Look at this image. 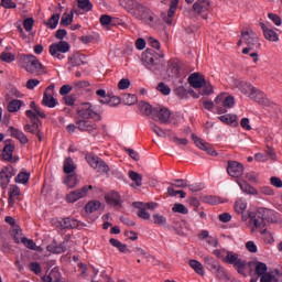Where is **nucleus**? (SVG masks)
<instances>
[{"instance_id": "39448f33", "label": "nucleus", "mask_w": 282, "mask_h": 282, "mask_svg": "<svg viewBox=\"0 0 282 282\" xmlns=\"http://www.w3.org/2000/svg\"><path fill=\"white\" fill-rule=\"evenodd\" d=\"M25 70L33 76H44L47 74V68L34 55L24 56Z\"/></svg>"}, {"instance_id": "473e14b6", "label": "nucleus", "mask_w": 282, "mask_h": 282, "mask_svg": "<svg viewBox=\"0 0 282 282\" xmlns=\"http://www.w3.org/2000/svg\"><path fill=\"white\" fill-rule=\"evenodd\" d=\"M85 62L83 61V55L80 54H74L70 57H68V69H72L73 67H80V65H84Z\"/></svg>"}, {"instance_id": "e433bc0d", "label": "nucleus", "mask_w": 282, "mask_h": 282, "mask_svg": "<svg viewBox=\"0 0 282 282\" xmlns=\"http://www.w3.org/2000/svg\"><path fill=\"white\" fill-rule=\"evenodd\" d=\"M64 184L68 188H76V186H78V175H76V173L67 174V176L64 178Z\"/></svg>"}, {"instance_id": "f8f14e48", "label": "nucleus", "mask_w": 282, "mask_h": 282, "mask_svg": "<svg viewBox=\"0 0 282 282\" xmlns=\"http://www.w3.org/2000/svg\"><path fill=\"white\" fill-rule=\"evenodd\" d=\"M153 120H159L162 124H169L171 122V110L166 107L153 108Z\"/></svg>"}, {"instance_id": "c03bdc74", "label": "nucleus", "mask_w": 282, "mask_h": 282, "mask_svg": "<svg viewBox=\"0 0 282 282\" xmlns=\"http://www.w3.org/2000/svg\"><path fill=\"white\" fill-rule=\"evenodd\" d=\"M100 202L99 200H90L86 204L85 210L86 213H96V210L100 209Z\"/></svg>"}, {"instance_id": "e2e57ef3", "label": "nucleus", "mask_w": 282, "mask_h": 282, "mask_svg": "<svg viewBox=\"0 0 282 282\" xmlns=\"http://www.w3.org/2000/svg\"><path fill=\"white\" fill-rule=\"evenodd\" d=\"M41 85V80L39 79H29L25 84L26 89L33 90L36 89Z\"/></svg>"}, {"instance_id": "864d4df0", "label": "nucleus", "mask_w": 282, "mask_h": 282, "mask_svg": "<svg viewBox=\"0 0 282 282\" xmlns=\"http://www.w3.org/2000/svg\"><path fill=\"white\" fill-rule=\"evenodd\" d=\"M122 100L124 105H128V106L135 105V102H138V96L133 94H126L122 96Z\"/></svg>"}, {"instance_id": "79ce46f5", "label": "nucleus", "mask_w": 282, "mask_h": 282, "mask_svg": "<svg viewBox=\"0 0 282 282\" xmlns=\"http://www.w3.org/2000/svg\"><path fill=\"white\" fill-rule=\"evenodd\" d=\"M77 6L79 10H83L84 12H91L94 9V4L90 0H77Z\"/></svg>"}, {"instance_id": "338daca9", "label": "nucleus", "mask_w": 282, "mask_h": 282, "mask_svg": "<svg viewBox=\"0 0 282 282\" xmlns=\"http://www.w3.org/2000/svg\"><path fill=\"white\" fill-rule=\"evenodd\" d=\"M1 6L6 10H14V8H17L15 2L12 0H1Z\"/></svg>"}, {"instance_id": "6e6552de", "label": "nucleus", "mask_w": 282, "mask_h": 282, "mask_svg": "<svg viewBox=\"0 0 282 282\" xmlns=\"http://www.w3.org/2000/svg\"><path fill=\"white\" fill-rule=\"evenodd\" d=\"M215 105L217 107V113H226L228 111L227 109L235 107V97L220 94L215 98Z\"/></svg>"}, {"instance_id": "4c0bfd02", "label": "nucleus", "mask_w": 282, "mask_h": 282, "mask_svg": "<svg viewBox=\"0 0 282 282\" xmlns=\"http://www.w3.org/2000/svg\"><path fill=\"white\" fill-rule=\"evenodd\" d=\"M218 120H220V122H224V124H230V127H237V115H223L218 117Z\"/></svg>"}, {"instance_id": "aec40b11", "label": "nucleus", "mask_w": 282, "mask_h": 282, "mask_svg": "<svg viewBox=\"0 0 282 282\" xmlns=\"http://www.w3.org/2000/svg\"><path fill=\"white\" fill-rule=\"evenodd\" d=\"M260 28L267 41H271V43H279V33H276L274 29L268 26L265 23H260Z\"/></svg>"}, {"instance_id": "a18cd8bd", "label": "nucleus", "mask_w": 282, "mask_h": 282, "mask_svg": "<svg viewBox=\"0 0 282 282\" xmlns=\"http://www.w3.org/2000/svg\"><path fill=\"white\" fill-rule=\"evenodd\" d=\"M212 274H214L216 279H219V281H224V279H228V273L226 272V269L221 267V264L218 265Z\"/></svg>"}, {"instance_id": "393cba45", "label": "nucleus", "mask_w": 282, "mask_h": 282, "mask_svg": "<svg viewBox=\"0 0 282 282\" xmlns=\"http://www.w3.org/2000/svg\"><path fill=\"white\" fill-rule=\"evenodd\" d=\"M8 195L9 206H14V203L18 202L19 197H21V188L17 185H10Z\"/></svg>"}, {"instance_id": "680f3d73", "label": "nucleus", "mask_w": 282, "mask_h": 282, "mask_svg": "<svg viewBox=\"0 0 282 282\" xmlns=\"http://www.w3.org/2000/svg\"><path fill=\"white\" fill-rule=\"evenodd\" d=\"M23 28H24L25 32H32V30H34V19L33 18H26L23 21Z\"/></svg>"}, {"instance_id": "a19ab883", "label": "nucleus", "mask_w": 282, "mask_h": 282, "mask_svg": "<svg viewBox=\"0 0 282 282\" xmlns=\"http://www.w3.org/2000/svg\"><path fill=\"white\" fill-rule=\"evenodd\" d=\"M0 174L4 175V177H8L9 180H12L14 175H17V169L12 165H7L1 169Z\"/></svg>"}, {"instance_id": "20e7f679", "label": "nucleus", "mask_w": 282, "mask_h": 282, "mask_svg": "<svg viewBox=\"0 0 282 282\" xmlns=\"http://www.w3.org/2000/svg\"><path fill=\"white\" fill-rule=\"evenodd\" d=\"M77 113L84 120H95V122H100V120H102L100 111H98V108H96L91 102L80 104L77 109Z\"/></svg>"}, {"instance_id": "49530a36", "label": "nucleus", "mask_w": 282, "mask_h": 282, "mask_svg": "<svg viewBox=\"0 0 282 282\" xmlns=\"http://www.w3.org/2000/svg\"><path fill=\"white\" fill-rule=\"evenodd\" d=\"M260 235H261L264 243H269V245L274 243V236L267 228L262 229L260 231Z\"/></svg>"}, {"instance_id": "9d476101", "label": "nucleus", "mask_w": 282, "mask_h": 282, "mask_svg": "<svg viewBox=\"0 0 282 282\" xmlns=\"http://www.w3.org/2000/svg\"><path fill=\"white\" fill-rule=\"evenodd\" d=\"M54 89H56V86L54 84H51L45 89L42 98L43 107H47L48 109H54L58 105V100L54 98Z\"/></svg>"}, {"instance_id": "c9c22d12", "label": "nucleus", "mask_w": 282, "mask_h": 282, "mask_svg": "<svg viewBox=\"0 0 282 282\" xmlns=\"http://www.w3.org/2000/svg\"><path fill=\"white\" fill-rule=\"evenodd\" d=\"M110 243L113 246V248H117V250H119V252H122V254L131 253V250H129V247H127L126 243H122L120 240H118L116 238H111Z\"/></svg>"}, {"instance_id": "58836bf2", "label": "nucleus", "mask_w": 282, "mask_h": 282, "mask_svg": "<svg viewBox=\"0 0 282 282\" xmlns=\"http://www.w3.org/2000/svg\"><path fill=\"white\" fill-rule=\"evenodd\" d=\"M135 208H139L138 212V217H140V219H144L145 221H148V219H151V214H149V212H147V208H143L142 206H144L143 203H134Z\"/></svg>"}, {"instance_id": "9b49d317", "label": "nucleus", "mask_w": 282, "mask_h": 282, "mask_svg": "<svg viewBox=\"0 0 282 282\" xmlns=\"http://www.w3.org/2000/svg\"><path fill=\"white\" fill-rule=\"evenodd\" d=\"M94 186L91 185H85L79 189H75L66 195V202L68 204H76L78 199H83V197H87V193L91 191Z\"/></svg>"}, {"instance_id": "4468645a", "label": "nucleus", "mask_w": 282, "mask_h": 282, "mask_svg": "<svg viewBox=\"0 0 282 282\" xmlns=\"http://www.w3.org/2000/svg\"><path fill=\"white\" fill-rule=\"evenodd\" d=\"M134 19L144 21L148 25H155V13L144 4L141 7L139 14Z\"/></svg>"}, {"instance_id": "69168bd1", "label": "nucleus", "mask_w": 282, "mask_h": 282, "mask_svg": "<svg viewBox=\"0 0 282 282\" xmlns=\"http://www.w3.org/2000/svg\"><path fill=\"white\" fill-rule=\"evenodd\" d=\"M129 87H131V80H129V78H122L118 83V89L124 90V89H129Z\"/></svg>"}, {"instance_id": "3c124183", "label": "nucleus", "mask_w": 282, "mask_h": 282, "mask_svg": "<svg viewBox=\"0 0 282 282\" xmlns=\"http://www.w3.org/2000/svg\"><path fill=\"white\" fill-rule=\"evenodd\" d=\"M28 182H30V173L20 172V173L15 176V183H17V184H28Z\"/></svg>"}, {"instance_id": "bf43d9fd", "label": "nucleus", "mask_w": 282, "mask_h": 282, "mask_svg": "<svg viewBox=\"0 0 282 282\" xmlns=\"http://www.w3.org/2000/svg\"><path fill=\"white\" fill-rule=\"evenodd\" d=\"M129 177L134 182L135 186H142V175L134 171L129 172Z\"/></svg>"}, {"instance_id": "5701e85b", "label": "nucleus", "mask_w": 282, "mask_h": 282, "mask_svg": "<svg viewBox=\"0 0 282 282\" xmlns=\"http://www.w3.org/2000/svg\"><path fill=\"white\" fill-rule=\"evenodd\" d=\"M106 202L109 206H113L115 208H122V197L118 192H111L106 195Z\"/></svg>"}, {"instance_id": "8fccbe9b", "label": "nucleus", "mask_w": 282, "mask_h": 282, "mask_svg": "<svg viewBox=\"0 0 282 282\" xmlns=\"http://www.w3.org/2000/svg\"><path fill=\"white\" fill-rule=\"evenodd\" d=\"M0 61L3 63H14V61H17V55L10 52H2L0 54Z\"/></svg>"}, {"instance_id": "4d7b16f0", "label": "nucleus", "mask_w": 282, "mask_h": 282, "mask_svg": "<svg viewBox=\"0 0 282 282\" xmlns=\"http://www.w3.org/2000/svg\"><path fill=\"white\" fill-rule=\"evenodd\" d=\"M150 129L158 135L159 138H166V131H164L160 126L155 123H150Z\"/></svg>"}, {"instance_id": "09e8293b", "label": "nucleus", "mask_w": 282, "mask_h": 282, "mask_svg": "<svg viewBox=\"0 0 282 282\" xmlns=\"http://www.w3.org/2000/svg\"><path fill=\"white\" fill-rule=\"evenodd\" d=\"M254 272L258 276L265 274L268 272V264L257 261Z\"/></svg>"}, {"instance_id": "0e129e2a", "label": "nucleus", "mask_w": 282, "mask_h": 282, "mask_svg": "<svg viewBox=\"0 0 282 282\" xmlns=\"http://www.w3.org/2000/svg\"><path fill=\"white\" fill-rule=\"evenodd\" d=\"M158 91H161V94H163V96H169L171 94V88L164 84V83H160L156 87Z\"/></svg>"}, {"instance_id": "774afa93", "label": "nucleus", "mask_w": 282, "mask_h": 282, "mask_svg": "<svg viewBox=\"0 0 282 282\" xmlns=\"http://www.w3.org/2000/svg\"><path fill=\"white\" fill-rule=\"evenodd\" d=\"M268 17L270 21H272L278 28L282 25L281 17L276 15L275 13H269Z\"/></svg>"}, {"instance_id": "1a4fd4ad", "label": "nucleus", "mask_w": 282, "mask_h": 282, "mask_svg": "<svg viewBox=\"0 0 282 282\" xmlns=\"http://www.w3.org/2000/svg\"><path fill=\"white\" fill-rule=\"evenodd\" d=\"M86 162H88L91 169H95L97 173H109V165L105 162V160L95 156V155H86Z\"/></svg>"}, {"instance_id": "423d86ee", "label": "nucleus", "mask_w": 282, "mask_h": 282, "mask_svg": "<svg viewBox=\"0 0 282 282\" xmlns=\"http://www.w3.org/2000/svg\"><path fill=\"white\" fill-rule=\"evenodd\" d=\"M224 262L228 263L229 265H234L238 274H242V276H246L247 263L246 260L239 258V253L234 251H227Z\"/></svg>"}, {"instance_id": "f257e3e1", "label": "nucleus", "mask_w": 282, "mask_h": 282, "mask_svg": "<svg viewBox=\"0 0 282 282\" xmlns=\"http://www.w3.org/2000/svg\"><path fill=\"white\" fill-rule=\"evenodd\" d=\"M268 215H272V210L265 207H260L257 212L249 213L251 232H261V230H264Z\"/></svg>"}, {"instance_id": "dca6fc26", "label": "nucleus", "mask_w": 282, "mask_h": 282, "mask_svg": "<svg viewBox=\"0 0 282 282\" xmlns=\"http://www.w3.org/2000/svg\"><path fill=\"white\" fill-rule=\"evenodd\" d=\"M53 226L55 228H59V230H67L69 228H78V220L69 219V218H56L52 220Z\"/></svg>"}, {"instance_id": "f3484780", "label": "nucleus", "mask_w": 282, "mask_h": 282, "mask_svg": "<svg viewBox=\"0 0 282 282\" xmlns=\"http://www.w3.org/2000/svg\"><path fill=\"white\" fill-rule=\"evenodd\" d=\"M241 36L248 47L259 45V36H257V33H254L252 29H243Z\"/></svg>"}, {"instance_id": "c756f323", "label": "nucleus", "mask_w": 282, "mask_h": 282, "mask_svg": "<svg viewBox=\"0 0 282 282\" xmlns=\"http://www.w3.org/2000/svg\"><path fill=\"white\" fill-rule=\"evenodd\" d=\"M23 105H25L23 100L11 99L8 102L7 111H9V113H17L18 111H21V107H23Z\"/></svg>"}, {"instance_id": "de8ad7c7", "label": "nucleus", "mask_w": 282, "mask_h": 282, "mask_svg": "<svg viewBox=\"0 0 282 282\" xmlns=\"http://www.w3.org/2000/svg\"><path fill=\"white\" fill-rule=\"evenodd\" d=\"M58 21H61V14L58 13H54L48 22L46 23L47 28H50L51 30H56V28L58 26Z\"/></svg>"}, {"instance_id": "37998d69", "label": "nucleus", "mask_w": 282, "mask_h": 282, "mask_svg": "<svg viewBox=\"0 0 282 282\" xmlns=\"http://www.w3.org/2000/svg\"><path fill=\"white\" fill-rule=\"evenodd\" d=\"M139 107H140L141 113H143V116H152V118H153V107H151L149 102L141 101Z\"/></svg>"}, {"instance_id": "b1692460", "label": "nucleus", "mask_w": 282, "mask_h": 282, "mask_svg": "<svg viewBox=\"0 0 282 282\" xmlns=\"http://www.w3.org/2000/svg\"><path fill=\"white\" fill-rule=\"evenodd\" d=\"M24 131L26 133H32L33 135H36L39 142H43V132H41V128H39V122L33 121L32 124L26 123L24 126Z\"/></svg>"}, {"instance_id": "ea45409f", "label": "nucleus", "mask_w": 282, "mask_h": 282, "mask_svg": "<svg viewBox=\"0 0 282 282\" xmlns=\"http://www.w3.org/2000/svg\"><path fill=\"white\" fill-rule=\"evenodd\" d=\"M246 208H248V203L243 198H239L235 203V212L238 215H243L246 213Z\"/></svg>"}, {"instance_id": "6e6d98bb", "label": "nucleus", "mask_w": 282, "mask_h": 282, "mask_svg": "<svg viewBox=\"0 0 282 282\" xmlns=\"http://www.w3.org/2000/svg\"><path fill=\"white\" fill-rule=\"evenodd\" d=\"M172 210L174 213H178L180 215H188V208H186V206L182 203L174 204Z\"/></svg>"}, {"instance_id": "5fc2aeb1", "label": "nucleus", "mask_w": 282, "mask_h": 282, "mask_svg": "<svg viewBox=\"0 0 282 282\" xmlns=\"http://www.w3.org/2000/svg\"><path fill=\"white\" fill-rule=\"evenodd\" d=\"M152 219H153V224H155L156 226H166L167 224L166 218L162 214H154L152 216Z\"/></svg>"}, {"instance_id": "bb28decb", "label": "nucleus", "mask_w": 282, "mask_h": 282, "mask_svg": "<svg viewBox=\"0 0 282 282\" xmlns=\"http://www.w3.org/2000/svg\"><path fill=\"white\" fill-rule=\"evenodd\" d=\"M193 10L196 14H204L210 10V1L208 0H198L193 4Z\"/></svg>"}, {"instance_id": "f704fd0d", "label": "nucleus", "mask_w": 282, "mask_h": 282, "mask_svg": "<svg viewBox=\"0 0 282 282\" xmlns=\"http://www.w3.org/2000/svg\"><path fill=\"white\" fill-rule=\"evenodd\" d=\"M237 184L240 186V189L242 191V193H246L247 195H259V192L257 191V188L252 187L250 184H248V182L237 181Z\"/></svg>"}, {"instance_id": "6ab92c4d", "label": "nucleus", "mask_w": 282, "mask_h": 282, "mask_svg": "<svg viewBox=\"0 0 282 282\" xmlns=\"http://www.w3.org/2000/svg\"><path fill=\"white\" fill-rule=\"evenodd\" d=\"M188 84L194 89H202L206 85V78L199 73H193L188 77Z\"/></svg>"}, {"instance_id": "7c9ffc66", "label": "nucleus", "mask_w": 282, "mask_h": 282, "mask_svg": "<svg viewBox=\"0 0 282 282\" xmlns=\"http://www.w3.org/2000/svg\"><path fill=\"white\" fill-rule=\"evenodd\" d=\"M204 265L209 272L213 273L216 270V268L221 264L219 263V261H217V259L210 256H206L204 258Z\"/></svg>"}, {"instance_id": "72a5a7b5", "label": "nucleus", "mask_w": 282, "mask_h": 282, "mask_svg": "<svg viewBox=\"0 0 282 282\" xmlns=\"http://www.w3.org/2000/svg\"><path fill=\"white\" fill-rule=\"evenodd\" d=\"M188 265L196 274H199V276H204V274H206V270L204 269V264H202V262L197 260H189Z\"/></svg>"}, {"instance_id": "a211bd4d", "label": "nucleus", "mask_w": 282, "mask_h": 282, "mask_svg": "<svg viewBox=\"0 0 282 282\" xmlns=\"http://www.w3.org/2000/svg\"><path fill=\"white\" fill-rule=\"evenodd\" d=\"M192 140L196 144L200 151H206L208 155H212L213 158H217L218 153L215 149L210 148L208 143H206L202 138L197 137L196 134H192Z\"/></svg>"}, {"instance_id": "2f4dec72", "label": "nucleus", "mask_w": 282, "mask_h": 282, "mask_svg": "<svg viewBox=\"0 0 282 282\" xmlns=\"http://www.w3.org/2000/svg\"><path fill=\"white\" fill-rule=\"evenodd\" d=\"M63 169L66 175H72L76 173V163H74V160L72 158H66L64 160Z\"/></svg>"}, {"instance_id": "7ed1b4c3", "label": "nucleus", "mask_w": 282, "mask_h": 282, "mask_svg": "<svg viewBox=\"0 0 282 282\" xmlns=\"http://www.w3.org/2000/svg\"><path fill=\"white\" fill-rule=\"evenodd\" d=\"M232 85L237 87V89H240L241 93L245 94V96H248L249 98H251V100H256V102H261V100L263 99V93L254 88V86H252L248 82L232 79Z\"/></svg>"}, {"instance_id": "2eb2a0df", "label": "nucleus", "mask_w": 282, "mask_h": 282, "mask_svg": "<svg viewBox=\"0 0 282 282\" xmlns=\"http://www.w3.org/2000/svg\"><path fill=\"white\" fill-rule=\"evenodd\" d=\"M227 174L230 177H235L238 180V177H241L243 175V164L237 162V161H228L227 162Z\"/></svg>"}, {"instance_id": "ddd939ff", "label": "nucleus", "mask_w": 282, "mask_h": 282, "mask_svg": "<svg viewBox=\"0 0 282 282\" xmlns=\"http://www.w3.org/2000/svg\"><path fill=\"white\" fill-rule=\"evenodd\" d=\"M122 8H124L131 17H138L140 10L144 6L142 2L138 0H121L120 1Z\"/></svg>"}, {"instance_id": "a878e982", "label": "nucleus", "mask_w": 282, "mask_h": 282, "mask_svg": "<svg viewBox=\"0 0 282 282\" xmlns=\"http://www.w3.org/2000/svg\"><path fill=\"white\" fill-rule=\"evenodd\" d=\"M77 129H79V131H87L88 133H91L98 129V124H96L94 121L80 119L77 121Z\"/></svg>"}, {"instance_id": "412c9836", "label": "nucleus", "mask_w": 282, "mask_h": 282, "mask_svg": "<svg viewBox=\"0 0 282 282\" xmlns=\"http://www.w3.org/2000/svg\"><path fill=\"white\" fill-rule=\"evenodd\" d=\"M14 155V145L13 144H6L2 150V160L6 162H10L11 164L17 163L19 158L13 156Z\"/></svg>"}, {"instance_id": "f03ea898", "label": "nucleus", "mask_w": 282, "mask_h": 282, "mask_svg": "<svg viewBox=\"0 0 282 282\" xmlns=\"http://www.w3.org/2000/svg\"><path fill=\"white\" fill-rule=\"evenodd\" d=\"M162 58H164V53L158 54L153 51H145L142 54V63L147 69H150V72H153L154 74H158L160 69H162Z\"/></svg>"}, {"instance_id": "0eeeda50", "label": "nucleus", "mask_w": 282, "mask_h": 282, "mask_svg": "<svg viewBox=\"0 0 282 282\" xmlns=\"http://www.w3.org/2000/svg\"><path fill=\"white\" fill-rule=\"evenodd\" d=\"M72 50V46L67 41H59L56 43H53L48 47V52L53 58H56L57 61H63L65 58L64 54H67Z\"/></svg>"}, {"instance_id": "4be33fe9", "label": "nucleus", "mask_w": 282, "mask_h": 282, "mask_svg": "<svg viewBox=\"0 0 282 282\" xmlns=\"http://www.w3.org/2000/svg\"><path fill=\"white\" fill-rule=\"evenodd\" d=\"M177 3H180V0H171V6L167 14L162 13V19L167 25H173V17L175 15V11L177 10Z\"/></svg>"}, {"instance_id": "c85d7f7f", "label": "nucleus", "mask_w": 282, "mask_h": 282, "mask_svg": "<svg viewBox=\"0 0 282 282\" xmlns=\"http://www.w3.org/2000/svg\"><path fill=\"white\" fill-rule=\"evenodd\" d=\"M23 96H24L23 93H21V90H19V88L11 86L8 88V91L4 95V99L7 101L17 100L19 98H23Z\"/></svg>"}, {"instance_id": "603ef678", "label": "nucleus", "mask_w": 282, "mask_h": 282, "mask_svg": "<svg viewBox=\"0 0 282 282\" xmlns=\"http://www.w3.org/2000/svg\"><path fill=\"white\" fill-rule=\"evenodd\" d=\"M96 96L99 97L100 105H107V102H109V95H107V90L98 89L96 91Z\"/></svg>"}, {"instance_id": "052dcab7", "label": "nucleus", "mask_w": 282, "mask_h": 282, "mask_svg": "<svg viewBox=\"0 0 282 282\" xmlns=\"http://www.w3.org/2000/svg\"><path fill=\"white\" fill-rule=\"evenodd\" d=\"M21 241L25 248H29V250H36V242H34V240L23 237Z\"/></svg>"}, {"instance_id": "13d9d810", "label": "nucleus", "mask_w": 282, "mask_h": 282, "mask_svg": "<svg viewBox=\"0 0 282 282\" xmlns=\"http://www.w3.org/2000/svg\"><path fill=\"white\" fill-rule=\"evenodd\" d=\"M74 21V13H64L61 19V25L67 26L72 25V22Z\"/></svg>"}, {"instance_id": "cd10ccee", "label": "nucleus", "mask_w": 282, "mask_h": 282, "mask_svg": "<svg viewBox=\"0 0 282 282\" xmlns=\"http://www.w3.org/2000/svg\"><path fill=\"white\" fill-rule=\"evenodd\" d=\"M9 133L10 135H12V138H15V140H19L20 144H28V142H30L25 133L14 127L9 128Z\"/></svg>"}]
</instances>
